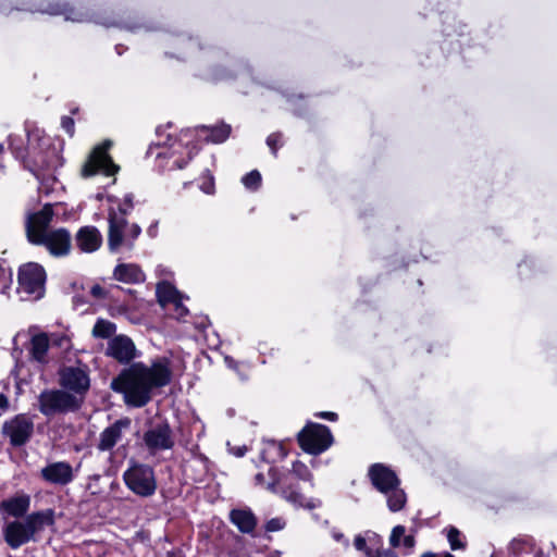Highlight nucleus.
Masks as SVG:
<instances>
[{"label": "nucleus", "mask_w": 557, "mask_h": 557, "mask_svg": "<svg viewBox=\"0 0 557 557\" xmlns=\"http://www.w3.org/2000/svg\"><path fill=\"white\" fill-rule=\"evenodd\" d=\"M22 144V138L9 136L12 152L16 158L27 159L29 170L39 181V191L48 195L57 184L54 172L63 164V141L46 135L40 129H34L28 133L27 151Z\"/></svg>", "instance_id": "f257e3e1"}, {"label": "nucleus", "mask_w": 557, "mask_h": 557, "mask_svg": "<svg viewBox=\"0 0 557 557\" xmlns=\"http://www.w3.org/2000/svg\"><path fill=\"white\" fill-rule=\"evenodd\" d=\"M171 377L169 360L159 358L150 366L143 362L132 364L112 381L111 387L124 395L128 406L139 408L151 399L154 388L168 385Z\"/></svg>", "instance_id": "f03ea898"}, {"label": "nucleus", "mask_w": 557, "mask_h": 557, "mask_svg": "<svg viewBox=\"0 0 557 557\" xmlns=\"http://www.w3.org/2000/svg\"><path fill=\"white\" fill-rule=\"evenodd\" d=\"M53 206L46 203L39 211L28 212L26 216V235L32 244L44 246L51 256H67L72 247V237L66 228L49 230L52 221Z\"/></svg>", "instance_id": "7ed1b4c3"}, {"label": "nucleus", "mask_w": 557, "mask_h": 557, "mask_svg": "<svg viewBox=\"0 0 557 557\" xmlns=\"http://www.w3.org/2000/svg\"><path fill=\"white\" fill-rule=\"evenodd\" d=\"M309 481L312 480V474L308 467L301 461H295L292 470L288 473L282 475L277 474L274 467H268V479L263 472H258L255 476L257 485L263 486L268 491L276 494H281L287 502L295 506L305 507L308 509H314L321 506L319 499H306L298 491L295 484V480Z\"/></svg>", "instance_id": "20e7f679"}, {"label": "nucleus", "mask_w": 557, "mask_h": 557, "mask_svg": "<svg viewBox=\"0 0 557 557\" xmlns=\"http://www.w3.org/2000/svg\"><path fill=\"white\" fill-rule=\"evenodd\" d=\"M54 523L53 511L42 510L28 515L24 520H14L4 525L2 532L5 543L17 549L22 545L35 541V535Z\"/></svg>", "instance_id": "39448f33"}, {"label": "nucleus", "mask_w": 557, "mask_h": 557, "mask_svg": "<svg viewBox=\"0 0 557 557\" xmlns=\"http://www.w3.org/2000/svg\"><path fill=\"white\" fill-rule=\"evenodd\" d=\"M368 476L372 485L385 496L392 512H398L405 507L407 495L400 486L399 478L391 467L373 463L368 470Z\"/></svg>", "instance_id": "423d86ee"}, {"label": "nucleus", "mask_w": 557, "mask_h": 557, "mask_svg": "<svg viewBox=\"0 0 557 557\" xmlns=\"http://www.w3.org/2000/svg\"><path fill=\"white\" fill-rule=\"evenodd\" d=\"M108 246L111 252L131 251L135 240L141 233L139 225L128 223L125 216L119 215L114 209L109 211Z\"/></svg>", "instance_id": "0eeeda50"}, {"label": "nucleus", "mask_w": 557, "mask_h": 557, "mask_svg": "<svg viewBox=\"0 0 557 557\" xmlns=\"http://www.w3.org/2000/svg\"><path fill=\"white\" fill-rule=\"evenodd\" d=\"M123 481L139 497H151L158 487L153 468L136 461H132L124 471Z\"/></svg>", "instance_id": "6e6552de"}, {"label": "nucleus", "mask_w": 557, "mask_h": 557, "mask_svg": "<svg viewBox=\"0 0 557 557\" xmlns=\"http://www.w3.org/2000/svg\"><path fill=\"white\" fill-rule=\"evenodd\" d=\"M82 399L63 389H45L38 396V409L46 417L75 411Z\"/></svg>", "instance_id": "1a4fd4ad"}, {"label": "nucleus", "mask_w": 557, "mask_h": 557, "mask_svg": "<svg viewBox=\"0 0 557 557\" xmlns=\"http://www.w3.org/2000/svg\"><path fill=\"white\" fill-rule=\"evenodd\" d=\"M46 272L35 262L20 268L17 293L22 300H37L45 294Z\"/></svg>", "instance_id": "9d476101"}, {"label": "nucleus", "mask_w": 557, "mask_h": 557, "mask_svg": "<svg viewBox=\"0 0 557 557\" xmlns=\"http://www.w3.org/2000/svg\"><path fill=\"white\" fill-rule=\"evenodd\" d=\"M193 131H185L181 134L178 139L169 137L168 141L163 145L166 146L163 151L158 153V157H163L172 160L170 169H183L187 162L197 153L195 145H191Z\"/></svg>", "instance_id": "9b49d317"}, {"label": "nucleus", "mask_w": 557, "mask_h": 557, "mask_svg": "<svg viewBox=\"0 0 557 557\" xmlns=\"http://www.w3.org/2000/svg\"><path fill=\"white\" fill-rule=\"evenodd\" d=\"M111 147L112 141L104 140L102 144L94 148L82 166L81 174L83 177L88 178L97 173H102L106 176H113L117 173L120 168L112 161L108 153Z\"/></svg>", "instance_id": "f8f14e48"}, {"label": "nucleus", "mask_w": 557, "mask_h": 557, "mask_svg": "<svg viewBox=\"0 0 557 557\" xmlns=\"http://www.w3.org/2000/svg\"><path fill=\"white\" fill-rule=\"evenodd\" d=\"M300 447L312 455L325 451L333 444V435L326 425L308 423L298 434Z\"/></svg>", "instance_id": "ddd939ff"}, {"label": "nucleus", "mask_w": 557, "mask_h": 557, "mask_svg": "<svg viewBox=\"0 0 557 557\" xmlns=\"http://www.w3.org/2000/svg\"><path fill=\"white\" fill-rule=\"evenodd\" d=\"M50 15H63L65 21L74 23H96L103 26L114 25L108 17H104L96 12H90L83 7H72L67 3L50 4L42 11Z\"/></svg>", "instance_id": "4468645a"}, {"label": "nucleus", "mask_w": 557, "mask_h": 557, "mask_svg": "<svg viewBox=\"0 0 557 557\" xmlns=\"http://www.w3.org/2000/svg\"><path fill=\"white\" fill-rule=\"evenodd\" d=\"M33 433L34 420L25 413L14 416L2 425V435L8 437L10 444L15 447L26 444Z\"/></svg>", "instance_id": "2eb2a0df"}, {"label": "nucleus", "mask_w": 557, "mask_h": 557, "mask_svg": "<svg viewBox=\"0 0 557 557\" xmlns=\"http://www.w3.org/2000/svg\"><path fill=\"white\" fill-rule=\"evenodd\" d=\"M144 444L150 454L171 449L174 446L172 430L166 423L153 425L144 434Z\"/></svg>", "instance_id": "dca6fc26"}, {"label": "nucleus", "mask_w": 557, "mask_h": 557, "mask_svg": "<svg viewBox=\"0 0 557 557\" xmlns=\"http://www.w3.org/2000/svg\"><path fill=\"white\" fill-rule=\"evenodd\" d=\"M75 470L66 461H54L48 463L40 471L45 481L60 486H65L75 479Z\"/></svg>", "instance_id": "f3484780"}, {"label": "nucleus", "mask_w": 557, "mask_h": 557, "mask_svg": "<svg viewBox=\"0 0 557 557\" xmlns=\"http://www.w3.org/2000/svg\"><path fill=\"white\" fill-rule=\"evenodd\" d=\"M131 423L129 418H122L106 428L99 435L97 448L100 451L111 450L123 440L124 432L129 430Z\"/></svg>", "instance_id": "a211bd4d"}, {"label": "nucleus", "mask_w": 557, "mask_h": 557, "mask_svg": "<svg viewBox=\"0 0 557 557\" xmlns=\"http://www.w3.org/2000/svg\"><path fill=\"white\" fill-rule=\"evenodd\" d=\"M60 384L62 387L82 395L89 388V377L81 368L66 367L60 372Z\"/></svg>", "instance_id": "6ab92c4d"}, {"label": "nucleus", "mask_w": 557, "mask_h": 557, "mask_svg": "<svg viewBox=\"0 0 557 557\" xmlns=\"http://www.w3.org/2000/svg\"><path fill=\"white\" fill-rule=\"evenodd\" d=\"M108 354L117 361L126 363L135 358L136 348L129 337L119 335L109 342Z\"/></svg>", "instance_id": "aec40b11"}, {"label": "nucleus", "mask_w": 557, "mask_h": 557, "mask_svg": "<svg viewBox=\"0 0 557 557\" xmlns=\"http://www.w3.org/2000/svg\"><path fill=\"white\" fill-rule=\"evenodd\" d=\"M113 277L125 284H139L146 276L141 268L136 263H119L113 271Z\"/></svg>", "instance_id": "412c9836"}, {"label": "nucleus", "mask_w": 557, "mask_h": 557, "mask_svg": "<svg viewBox=\"0 0 557 557\" xmlns=\"http://www.w3.org/2000/svg\"><path fill=\"white\" fill-rule=\"evenodd\" d=\"M102 236L95 226H84L76 234V244L84 252H94L99 249Z\"/></svg>", "instance_id": "4be33fe9"}, {"label": "nucleus", "mask_w": 557, "mask_h": 557, "mask_svg": "<svg viewBox=\"0 0 557 557\" xmlns=\"http://www.w3.org/2000/svg\"><path fill=\"white\" fill-rule=\"evenodd\" d=\"M30 499L27 495H18L3 500L0 504V510L7 512L9 516L18 518L24 516L29 509Z\"/></svg>", "instance_id": "5701e85b"}, {"label": "nucleus", "mask_w": 557, "mask_h": 557, "mask_svg": "<svg viewBox=\"0 0 557 557\" xmlns=\"http://www.w3.org/2000/svg\"><path fill=\"white\" fill-rule=\"evenodd\" d=\"M195 132L197 137L200 139L220 144L228 138L231 134V126L227 124H220L213 127L201 126Z\"/></svg>", "instance_id": "b1692460"}, {"label": "nucleus", "mask_w": 557, "mask_h": 557, "mask_svg": "<svg viewBox=\"0 0 557 557\" xmlns=\"http://www.w3.org/2000/svg\"><path fill=\"white\" fill-rule=\"evenodd\" d=\"M230 517L231 521L243 533H252L257 525V519L249 509H234L231 511Z\"/></svg>", "instance_id": "393cba45"}, {"label": "nucleus", "mask_w": 557, "mask_h": 557, "mask_svg": "<svg viewBox=\"0 0 557 557\" xmlns=\"http://www.w3.org/2000/svg\"><path fill=\"white\" fill-rule=\"evenodd\" d=\"M508 550L512 557H543L542 552L531 542L521 539L512 540Z\"/></svg>", "instance_id": "a878e982"}, {"label": "nucleus", "mask_w": 557, "mask_h": 557, "mask_svg": "<svg viewBox=\"0 0 557 557\" xmlns=\"http://www.w3.org/2000/svg\"><path fill=\"white\" fill-rule=\"evenodd\" d=\"M50 347L48 334L40 333L34 335L30 339V355L36 361L44 363L47 361V352Z\"/></svg>", "instance_id": "bb28decb"}, {"label": "nucleus", "mask_w": 557, "mask_h": 557, "mask_svg": "<svg viewBox=\"0 0 557 557\" xmlns=\"http://www.w3.org/2000/svg\"><path fill=\"white\" fill-rule=\"evenodd\" d=\"M181 296L180 292L168 282H161L157 285L158 301L164 309H170V305L177 301Z\"/></svg>", "instance_id": "cd10ccee"}, {"label": "nucleus", "mask_w": 557, "mask_h": 557, "mask_svg": "<svg viewBox=\"0 0 557 557\" xmlns=\"http://www.w3.org/2000/svg\"><path fill=\"white\" fill-rule=\"evenodd\" d=\"M260 456H261L262 461L270 465L276 458H284L285 453H284L283 447L280 444L271 441V442L264 443V446L261 449Z\"/></svg>", "instance_id": "c85d7f7f"}, {"label": "nucleus", "mask_w": 557, "mask_h": 557, "mask_svg": "<svg viewBox=\"0 0 557 557\" xmlns=\"http://www.w3.org/2000/svg\"><path fill=\"white\" fill-rule=\"evenodd\" d=\"M115 324L104 320L98 319L92 329V335L98 338H109L115 333Z\"/></svg>", "instance_id": "c756f323"}, {"label": "nucleus", "mask_w": 557, "mask_h": 557, "mask_svg": "<svg viewBox=\"0 0 557 557\" xmlns=\"http://www.w3.org/2000/svg\"><path fill=\"white\" fill-rule=\"evenodd\" d=\"M48 337L52 348H59L61 351H67L72 347L71 337L66 333H51Z\"/></svg>", "instance_id": "7c9ffc66"}, {"label": "nucleus", "mask_w": 557, "mask_h": 557, "mask_svg": "<svg viewBox=\"0 0 557 557\" xmlns=\"http://www.w3.org/2000/svg\"><path fill=\"white\" fill-rule=\"evenodd\" d=\"M242 183L246 189L256 191L261 185V174L257 170H253L243 176Z\"/></svg>", "instance_id": "2f4dec72"}, {"label": "nucleus", "mask_w": 557, "mask_h": 557, "mask_svg": "<svg viewBox=\"0 0 557 557\" xmlns=\"http://www.w3.org/2000/svg\"><path fill=\"white\" fill-rule=\"evenodd\" d=\"M447 540L449 542L450 548L453 550L460 549L465 547L463 542L461 541V534L458 529L455 527H450L447 529Z\"/></svg>", "instance_id": "473e14b6"}, {"label": "nucleus", "mask_w": 557, "mask_h": 557, "mask_svg": "<svg viewBox=\"0 0 557 557\" xmlns=\"http://www.w3.org/2000/svg\"><path fill=\"white\" fill-rule=\"evenodd\" d=\"M199 188L207 195H213L215 193L214 177L209 172L203 175Z\"/></svg>", "instance_id": "72a5a7b5"}, {"label": "nucleus", "mask_w": 557, "mask_h": 557, "mask_svg": "<svg viewBox=\"0 0 557 557\" xmlns=\"http://www.w3.org/2000/svg\"><path fill=\"white\" fill-rule=\"evenodd\" d=\"M183 299L184 297L181 296L177 301L170 305L169 310H173V314L177 320L184 319L188 313V309L184 306Z\"/></svg>", "instance_id": "f704fd0d"}, {"label": "nucleus", "mask_w": 557, "mask_h": 557, "mask_svg": "<svg viewBox=\"0 0 557 557\" xmlns=\"http://www.w3.org/2000/svg\"><path fill=\"white\" fill-rule=\"evenodd\" d=\"M405 527L403 525H396L393 528L391 536H389V544L393 547H398L400 545V540L405 536Z\"/></svg>", "instance_id": "c9c22d12"}, {"label": "nucleus", "mask_w": 557, "mask_h": 557, "mask_svg": "<svg viewBox=\"0 0 557 557\" xmlns=\"http://www.w3.org/2000/svg\"><path fill=\"white\" fill-rule=\"evenodd\" d=\"M285 525H286V521L283 518H281V517L272 518L267 522L265 531L267 532H277V531L283 530L285 528Z\"/></svg>", "instance_id": "e433bc0d"}, {"label": "nucleus", "mask_w": 557, "mask_h": 557, "mask_svg": "<svg viewBox=\"0 0 557 557\" xmlns=\"http://www.w3.org/2000/svg\"><path fill=\"white\" fill-rule=\"evenodd\" d=\"M117 209L120 211L117 214L125 216L133 209V195L126 194L123 201L119 203Z\"/></svg>", "instance_id": "4c0bfd02"}, {"label": "nucleus", "mask_w": 557, "mask_h": 557, "mask_svg": "<svg viewBox=\"0 0 557 557\" xmlns=\"http://www.w3.org/2000/svg\"><path fill=\"white\" fill-rule=\"evenodd\" d=\"M357 550L364 552L368 557H373V552L367 547V539L362 535H357L354 541Z\"/></svg>", "instance_id": "58836bf2"}, {"label": "nucleus", "mask_w": 557, "mask_h": 557, "mask_svg": "<svg viewBox=\"0 0 557 557\" xmlns=\"http://www.w3.org/2000/svg\"><path fill=\"white\" fill-rule=\"evenodd\" d=\"M280 139H281V135L280 134H271L267 138V145L270 147V149L272 150L273 154L276 153V149H277V147L280 145Z\"/></svg>", "instance_id": "ea45409f"}, {"label": "nucleus", "mask_w": 557, "mask_h": 557, "mask_svg": "<svg viewBox=\"0 0 557 557\" xmlns=\"http://www.w3.org/2000/svg\"><path fill=\"white\" fill-rule=\"evenodd\" d=\"M62 128L70 135H74V120L70 116H63L61 120Z\"/></svg>", "instance_id": "a19ab883"}, {"label": "nucleus", "mask_w": 557, "mask_h": 557, "mask_svg": "<svg viewBox=\"0 0 557 557\" xmlns=\"http://www.w3.org/2000/svg\"><path fill=\"white\" fill-rule=\"evenodd\" d=\"M224 362L226 364V367L235 372H239V362L236 361L234 358H232L231 356H225L224 357Z\"/></svg>", "instance_id": "79ce46f5"}, {"label": "nucleus", "mask_w": 557, "mask_h": 557, "mask_svg": "<svg viewBox=\"0 0 557 557\" xmlns=\"http://www.w3.org/2000/svg\"><path fill=\"white\" fill-rule=\"evenodd\" d=\"M90 294L96 298H103L106 295L104 289L100 285H94L90 288Z\"/></svg>", "instance_id": "37998d69"}, {"label": "nucleus", "mask_w": 557, "mask_h": 557, "mask_svg": "<svg viewBox=\"0 0 557 557\" xmlns=\"http://www.w3.org/2000/svg\"><path fill=\"white\" fill-rule=\"evenodd\" d=\"M315 416L319 418H322V419H327L330 421L337 420V414L335 412H331V411H321V412L317 413Z\"/></svg>", "instance_id": "c03bdc74"}, {"label": "nucleus", "mask_w": 557, "mask_h": 557, "mask_svg": "<svg viewBox=\"0 0 557 557\" xmlns=\"http://www.w3.org/2000/svg\"><path fill=\"white\" fill-rule=\"evenodd\" d=\"M246 450V446L230 447V453L237 457L244 456Z\"/></svg>", "instance_id": "a18cd8bd"}, {"label": "nucleus", "mask_w": 557, "mask_h": 557, "mask_svg": "<svg viewBox=\"0 0 557 557\" xmlns=\"http://www.w3.org/2000/svg\"><path fill=\"white\" fill-rule=\"evenodd\" d=\"M403 543L406 548L411 549L414 546V537L412 535H405Z\"/></svg>", "instance_id": "49530a36"}, {"label": "nucleus", "mask_w": 557, "mask_h": 557, "mask_svg": "<svg viewBox=\"0 0 557 557\" xmlns=\"http://www.w3.org/2000/svg\"><path fill=\"white\" fill-rule=\"evenodd\" d=\"M373 557H397V555L394 552L386 549L376 552L375 554L373 553Z\"/></svg>", "instance_id": "de8ad7c7"}, {"label": "nucleus", "mask_w": 557, "mask_h": 557, "mask_svg": "<svg viewBox=\"0 0 557 557\" xmlns=\"http://www.w3.org/2000/svg\"><path fill=\"white\" fill-rule=\"evenodd\" d=\"M9 407V399L4 394H0V409L7 410Z\"/></svg>", "instance_id": "09e8293b"}, {"label": "nucleus", "mask_w": 557, "mask_h": 557, "mask_svg": "<svg viewBox=\"0 0 557 557\" xmlns=\"http://www.w3.org/2000/svg\"><path fill=\"white\" fill-rule=\"evenodd\" d=\"M421 557H455V556L445 552V553H438V554L425 553Z\"/></svg>", "instance_id": "8fccbe9b"}, {"label": "nucleus", "mask_w": 557, "mask_h": 557, "mask_svg": "<svg viewBox=\"0 0 557 557\" xmlns=\"http://www.w3.org/2000/svg\"><path fill=\"white\" fill-rule=\"evenodd\" d=\"M157 228H158V224L156 223L154 225H151L149 226V228L147 230V233L150 235V236H156V233H157Z\"/></svg>", "instance_id": "3c124183"}, {"label": "nucleus", "mask_w": 557, "mask_h": 557, "mask_svg": "<svg viewBox=\"0 0 557 557\" xmlns=\"http://www.w3.org/2000/svg\"><path fill=\"white\" fill-rule=\"evenodd\" d=\"M333 537L337 542H341L342 540H344V535L342 533H337V532L333 533Z\"/></svg>", "instance_id": "603ef678"}, {"label": "nucleus", "mask_w": 557, "mask_h": 557, "mask_svg": "<svg viewBox=\"0 0 557 557\" xmlns=\"http://www.w3.org/2000/svg\"><path fill=\"white\" fill-rule=\"evenodd\" d=\"M258 350H259V352H260L261 355H264V352H263V348L261 347V344H259V346H258Z\"/></svg>", "instance_id": "864d4df0"}, {"label": "nucleus", "mask_w": 557, "mask_h": 557, "mask_svg": "<svg viewBox=\"0 0 557 557\" xmlns=\"http://www.w3.org/2000/svg\"><path fill=\"white\" fill-rule=\"evenodd\" d=\"M108 200H109V201H111V202H113V201L115 200V197H113V196H109V197H108Z\"/></svg>", "instance_id": "5fc2aeb1"}]
</instances>
